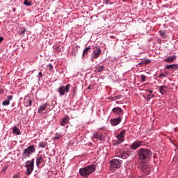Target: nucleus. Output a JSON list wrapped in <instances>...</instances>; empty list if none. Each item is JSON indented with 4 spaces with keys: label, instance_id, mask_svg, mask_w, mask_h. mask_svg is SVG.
<instances>
[{
    "label": "nucleus",
    "instance_id": "nucleus-1",
    "mask_svg": "<svg viewBox=\"0 0 178 178\" xmlns=\"http://www.w3.org/2000/svg\"><path fill=\"white\" fill-rule=\"evenodd\" d=\"M96 169H97V164H91L80 168L79 174L83 177L87 178L90 175H92V173H94Z\"/></svg>",
    "mask_w": 178,
    "mask_h": 178
},
{
    "label": "nucleus",
    "instance_id": "nucleus-2",
    "mask_svg": "<svg viewBox=\"0 0 178 178\" xmlns=\"http://www.w3.org/2000/svg\"><path fill=\"white\" fill-rule=\"evenodd\" d=\"M138 155L140 161H148L152 156V152L149 149L140 148L138 149Z\"/></svg>",
    "mask_w": 178,
    "mask_h": 178
},
{
    "label": "nucleus",
    "instance_id": "nucleus-3",
    "mask_svg": "<svg viewBox=\"0 0 178 178\" xmlns=\"http://www.w3.org/2000/svg\"><path fill=\"white\" fill-rule=\"evenodd\" d=\"M34 152H35V146L34 145H30L27 148L23 149L22 156L24 159H26V158H30Z\"/></svg>",
    "mask_w": 178,
    "mask_h": 178
},
{
    "label": "nucleus",
    "instance_id": "nucleus-4",
    "mask_svg": "<svg viewBox=\"0 0 178 178\" xmlns=\"http://www.w3.org/2000/svg\"><path fill=\"white\" fill-rule=\"evenodd\" d=\"M25 168H26L25 175H26V176H30L34 170V159L31 161H27L25 164Z\"/></svg>",
    "mask_w": 178,
    "mask_h": 178
},
{
    "label": "nucleus",
    "instance_id": "nucleus-5",
    "mask_svg": "<svg viewBox=\"0 0 178 178\" xmlns=\"http://www.w3.org/2000/svg\"><path fill=\"white\" fill-rule=\"evenodd\" d=\"M111 168L112 169H119L122 168V163H123V161L114 159L110 161Z\"/></svg>",
    "mask_w": 178,
    "mask_h": 178
},
{
    "label": "nucleus",
    "instance_id": "nucleus-6",
    "mask_svg": "<svg viewBox=\"0 0 178 178\" xmlns=\"http://www.w3.org/2000/svg\"><path fill=\"white\" fill-rule=\"evenodd\" d=\"M70 90V84H67L65 86H61L58 88V92L62 97L63 95H65V92H69Z\"/></svg>",
    "mask_w": 178,
    "mask_h": 178
},
{
    "label": "nucleus",
    "instance_id": "nucleus-7",
    "mask_svg": "<svg viewBox=\"0 0 178 178\" xmlns=\"http://www.w3.org/2000/svg\"><path fill=\"white\" fill-rule=\"evenodd\" d=\"M102 51L99 48V47H96L93 48V52L92 54V59H97V58H99V55H101V53Z\"/></svg>",
    "mask_w": 178,
    "mask_h": 178
},
{
    "label": "nucleus",
    "instance_id": "nucleus-8",
    "mask_svg": "<svg viewBox=\"0 0 178 178\" xmlns=\"http://www.w3.org/2000/svg\"><path fill=\"white\" fill-rule=\"evenodd\" d=\"M141 145H144V142L136 140L130 145V148H131V149H138Z\"/></svg>",
    "mask_w": 178,
    "mask_h": 178
},
{
    "label": "nucleus",
    "instance_id": "nucleus-9",
    "mask_svg": "<svg viewBox=\"0 0 178 178\" xmlns=\"http://www.w3.org/2000/svg\"><path fill=\"white\" fill-rule=\"evenodd\" d=\"M48 108V103H44L43 105L40 106L38 110L40 115L42 113H47V109Z\"/></svg>",
    "mask_w": 178,
    "mask_h": 178
},
{
    "label": "nucleus",
    "instance_id": "nucleus-10",
    "mask_svg": "<svg viewBox=\"0 0 178 178\" xmlns=\"http://www.w3.org/2000/svg\"><path fill=\"white\" fill-rule=\"evenodd\" d=\"M140 169L145 175H149L151 173V168L147 164L141 165Z\"/></svg>",
    "mask_w": 178,
    "mask_h": 178
},
{
    "label": "nucleus",
    "instance_id": "nucleus-11",
    "mask_svg": "<svg viewBox=\"0 0 178 178\" xmlns=\"http://www.w3.org/2000/svg\"><path fill=\"white\" fill-rule=\"evenodd\" d=\"M124 136H126V131L123 130L118 135L117 138L120 143H123L124 141Z\"/></svg>",
    "mask_w": 178,
    "mask_h": 178
},
{
    "label": "nucleus",
    "instance_id": "nucleus-12",
    "mask_svg": "<svg viewBox=\"0 0 178 178\" xmlns=\"http://www.w3.org/2000/svg\"><path fill=\"white\" fill-rule=\"evenodd\" d=\"M120 122H122V117L111 120V123L112 126H118V124H119Z\"/></svg>",
    "mask_w": 178,
    "mask_h": 178
},
{
    "label": "nucleus",
    "instance_id": "nucleus-13",
    "mask_svg": "<svg viewBox=\"0 0 178 178\" xmlns=\"http://www.w3.org/2000/svg\"><path fill=\"white\" fill-rule=\"evenodd\" d=\"M112 111L115 113V115H118L119 116H120V115H123V110L119 107H115L113 108Z\"/></svg>",
    "mask_w": 178,
    "mask_h": 178
},
{
    "label": "nucleus",
    "instance_id": "nucleus-14",
    "mask_svg": "<svg viewBox=\"0 0 178 178\" xmlns=\"http://www.w3.org/2000/svg\"><path fill=\"white\" fill-rule=\"evenodd\" d=\"M165 69H168V70H176L178 69V65L177 64H172V65H165Z\"/></svg>",
    "mask_w": 178,
    "mask_h": 178
},
{
    "label": "nucleus",
    "instance_id": "nucleus-15",
    "mask_svg": "<svg viewBox=\"0 0 178 178\" xmlns=\"http://www.w3.org/2000/svg\"><path fill=\"white\" fill-rule=\"evenodd\" d=\"M177 56H170L168 58H165L163 60L164 62H167L168 63H172L175 59Z\"/></svg>",
    "mask_w": 178,
    "mask_h": 178
},
{
    "label": "nucleus",
    "instance_id": "nucleus-16",
    "mask_svg": "<svg viewBox=\"0 0 178 178\" xmlns=\"http://www.w3.org/2000/svg\"><path fill=\"white\" fill-rule=\"evenodd\" d=\"M159 92H161V94L162 95H165V94H166V92H168V87H166L165 86H160Z\"/></svg>",
    "mask_w": 178,
    "mask_h": 178
},
{
    "label": "nucleus",
    "instance_id": "nucleus-17",
    "mask_svg": "<svg viewBox=\"0 0 178 178\" xmlns=\"http://www.w3.org/2000/svg\"><path fill=\"white\" fill-rule=\"evenodd\" d=\"M67 123H69V116H65L64 118H62L60 125L65 127Z\"/></svg>",
    "mask_w": 178,
    "mask_h": 178
},
{
    "label": "nucleus",
    "instance_id": "nucleus-18",
    "mask_svg": "<svg viewBox=\"0 0 178 178\" xmlns=\"http://www.w3.org/2000/svg\"><path fill=\"white\" fill-rule=\"evenodd\" d=\"M42 162H44V158H42V156H38L36 159V166H40Z\"/></svg>",
    "mask_w": 178,
    "mask_h": 178
},
{
    "label": "nucleus",
    "instance_id": "nucleus-19",
    "mask_svg": "<svg viewBox=\"0 0 178 178\" xmlns=\"http://www.w3.org/2000/svg\"><path fill=\"white\" fill-rule=\"evenodd\" d=\"M118 156H120V158H122V159H127L130 156V154L127 152H124Z\"/></svg>",
    "mask_w": 178,
    "mask_h": 178
},
{
    "label": "nucleus",
    "instance_id": "nucleus-20",
    "mask_svg": "<svg viewBox=\"0 0 178 178\" xmlns=\"http://www.w3.org/2000/svg\"><path fill=\"white\" fill-rule=\"evenodd\" d=\"M93 138H97V140H102V133H95L93 134Z\"/></svg>",
    "mask_w": 178,
    "mask_h": 178
},
{
    "label": "nucleus",
    "instance_id": "nucleus-21",
    "mask_svg": "<svg viewBox=\"0 0 178 178\" xmlns=\"http://www.w3.org/2000/svg\"><path fill=\"white\" fill-rule=\"evenodd\" d=\"M105 69V66L104 65H99L96 67L95 72H97V73H99L102 72Z\"/></svg>",
    "mask_w": 178,
    "mask_h": 178
},
{
    "label": "nucleus",
    "instance_id": "nucleus-22",
    "mask_svg": "<svg viewBox=\"0 0 178 178\" xmlns=\"http://www.w3.org/2000/svg\"><path fill=\"white\" fill-rule=\"evenodd\" d=\"M13 133L17 134V136H19L20 134V129L17 128V127H14L13 129Z\"/></svg>",
    "mask_w": 178,
    "mask_h": 178
},
{
    "label": "nucleus",
    "instance_id": "nucleus-23",
    "mask_svg": "<svg viewBox=\"0 0 178 178\" xmlns=\"http://www.w3.org/2000/svg\"><path fill=\"white\" fill-rule=\"evenodd\" d=\"M24 5H26V6H31L33 5V3L31 0H25L24 2Z\"/></svg>",
    "mask_w": 178,
    "mask_h": 178
},
{
    "label": "nucleus",
    "instance_id": "nucleus-24",
    "mask_svg": "<svg viewBox=\"0 0 178 178\" xmlns=\"http://www.w3.org/2000/svg\"><path fill=\"white\" fill-rule=\"evenodd\" d=\"M159 34L161 37H163V38H166L167 37L166 32L165 31H159Z\"/></svg>",
    "mask_w": 178,
    "mask_h": 178
},
{
    "label": "nucleus",
    "instance_id": "nucleus-25",
    "mask_svg": "<svg viewBox=\"0 0 178 178\" xmlns=\"http://www.w3.org/2000/svg\"><path fill=\"white\" fill-rule=\"evenodd\" d=\"M90 49H91V47H86L84 50H83V56H86V55H87V52L88 51H90Z\"/></svg>",
    "mask_w": 178,
    "mask_h": 178
},
{
    "label": "nucleus",
    "instance_id": "nucleus-26",
    "mask_svg": "<svg viewBox=\"0 0 178 178\" xmlns=\"http://www.w3.org/2000/svg\"><path fill=\"white\" fill-rule=\"evenodd\" d=\"M10 104V102H9V100L6 99L2 102V105L3 106H8V105Z\"/></svg>",
    "mask_w": 178,
    "mask_h": 178
},
{
    "label": "nucleus",
    "instance_id": "nucleus-27",
    "mask_svg": "<svg viewBox=\"0 0 178 178\" xmlns=\"http://www.w3.org/2000/svg\"><path fill=\"white\" fill-rule=\"evenodd\" d=\"M47 143L46 142H40L39 143V147H40V148H45V147H47Z\"/></svg>",
    "mask_w": 178,
    "mask_h": 178
},
{
    "label": "nucleus",
    "instance_id": "nucleus-28",
    "mask_svg": "<svg viewBox=\"0 0 178 178\" xmlns=\"http://www.w3.org/2000/svg\"><path fill=\"white\" fill-rule=\"evenodd\" d=\"M25 104H26V106H31V104H33V102L31 101V99H28L26 100Z\"/></svg>",
    "mask_w": 178,
    "mask_h": 178
},
{
    "label": "nucleus",
    "instance_id": "nucleus-29",
    "mask_svg": "<svg viewBox=\"0 0 178 178\" xmlns=\"http://www.w3.org/2000/svg\"><path fill=\"white\" fill-rule=\"evenodd\" d=\"M147 79V76L145 75H140V81L142 83H144Z\"/></svg>",
    "mask_w": 178,
    "mask_h": 178
},
{
    "label": "nucleus",
    "instance_id": "nucleus-30",
    "mask_svg": "<svg viewBox=\"0 0 178 178\" xmlns=\"http://www.w3.org/2000/svg\"><path fill=\"white\" fill-rule=\"evenodd\" d=\"M143 63H144V65H149V63H151V60H143Z\"/></svg>",
    "mask_w": 178,
    "mask_h": 178
},
{
    "label": "nucleus",
    "instance_id": "nucleus-31",
    "mask_svg": "<svg viewBox=\"0 0 178 178\" xmlns=\"http://www.w3.org/2000/svg\"><path fill=\"white\" fill-rule=\"evenodd\" d=\"M26 31V28H22V31L20 32V35H24V34H25Z\"/></svg>",
    "mask_w": 178,
    "mask_h": 178
},
{
    "label": "nucleus",
    "instance_id": "nucleus-32",
    "mask_svg": "<svg viewBox=\"0 0 178 178\" xmlns=\"http://www.w3.org/2000/svg\"><path fill=\"white\" fill-rule=\"evenodd\" d=\"M7 98H8L7 101L10 102V101H12V99H13V95H9V96L7 97Z\"/></svg>",
    "mask_w": 178,
    "mask_h": 178
},
{
    "label": "nucleus",
    "instance_id": "nucleus-33",
    "mask_svg": "<svg viewBox=\"0 0 178 178\" xmlns=\"http://www.w3.org/2000/svg\"><path fill=\"white\" fill-rule=\"evenodd\" d=\"M48 66L49 67V70H52V69H53V66H52V65L51 64H49L48 65Z\"/></svg>",
    "mask_w": 178,
    "mask_h": 178
},
{
    "label": "nucleus",
    "instance_id": "nucleus-34",
    "mask_svg": "<svg viewBox=\"0 0 178 178\" xmlns=\"http://www.w3.org/2000/svg\"><path fill=\"white\" fill-rule=\"evenodd\" d=\"M147 91L149 92L150 94H152L153 90L152 89H147Z\"/></svg>",
    "mask_w": 178,
    "mask_h": 178
},
{
    "label": "nucleus",
    "instance_id": "nucleus-35",
    "mask_svg": "<svg viewBox=\"0 0 178 178\" xmlns=\"http://www.w3.org/2000/svg\"><path fill=\"white\" fill-rule=\"evenodd\" d=\"M8 169V167H6L1 170L3 172H6V170Z\"/></svg>",
    "mask_w": 178,
    "mask_h": 178
},
{
    "label": "nucleus",
    "instance_id": "nucleus-36",
    "mask_svg": "<svg viewBox=\"0 0 178 178\" xmlns=\"http://www.w3.org/2000/svg\"><path fill=\"white\" fill-rule=\"evenodd\" d=\"M109 1H111V0H105L106 5H108V3H109Z\"/></svg>",
    "mask_w": 178,
    "mask_h": 178
},
{
    "label": "nucleus",
    "instance_id": "nucleus-37",
    "mask_svg": "<svg viewBox=\"0 0 178 178\" xmlns=\"http://www.w3.org/2000/svg\"><path fill=\"white\" fill-rule=\"evenodd\" d=\"M159 77H165V74H161L159 76Z\"/></svg>",
    "mask_w": 178,
    "mask_h": 178
},
{
    "label": "nucleus",
    "instance_id": "nucleus-38",
    "mask_svg": "<svg viewBox=\"0 0 178 178\" xmlns=\"http://www.w3.org/2000/svg\"><path fill=\"white\" fill-rule=\"evenodd\" d=\"M2 41H3V38L2 37H0V44L1 42H2Z\"/></svg>",
    "mask_w": 178,
    "mask_h": 178
},
{
    "label": "nucleus",
    "instance_id": "nucleus-39",
    "mask_svg": "<svg viewBox=\"0 0 178 178\" xmlns=\"http://www.w3.org/2000/svg\"><path fill=\"white\" fill-rule=\"evenodd\" d=\"M39 76H40V77H42V72H39Z\"/></svg>",
    "mask_w": 178,
    "mask_h": 178
},
{
    "label": "nucleus",
    "instance_id": "nucleus-40",
    "mask_svg": "<svg viewBox=\"0 0 178 178\" xmlns=\"http://www.w3.org/2000/svg\"><path fill=\"white\" fill-rule=\"evenodd\" d=\"M13 178H19V176L18 175H14Z\"/></svg>",
    "mask_w": 178,
    "mask_h": 178
},
{
    "label": "nucleus",
    "instance_id": "nucleus-41",
    "mask_svg": "<svg viewBox=\"0 0 178 178\" xmlns=\"http://www.w3.org/2000/svg\"><path fill=\"white\" fill-rule=\"evenodd\" d=\"M139 65H144V63H143V60L139 63Z\"/></svg>",
    "mask_w": 178,
    "mask_h": 178
},
{
    "label": "nucleus",
    "instance_id": "nucleus-42",
    "mask_svg": "<svg viewBox=\"0 0 178 178\" xmlns=\"http://www.w3.org/2000/svg\"><path fill=\"white\" fill-rule=\"evenodd\" d=\"M173 161H176V158H174V159H173Z\"/></svg>",
    "mask_w": 178,
    "mask_h": 178
},
{
    "label": "nucleus",
    "instance_id": "nucleus-43",
    "mask_svg": "<svg viewBox=\"0 0 178 178\" xmlns=\"http://www.w3.org/2000/svg\"><path fill=\"white\" fill-rule=\"evenodd\" d=\"M112 3H112V2H110V5H112Z\"/></svg>",
    "mask_w": 178,
    "mask_h": 178
},
{
    "label": "nucleus",
    "instance_id": "nucleus-44",
    "mask_svg": "<svg viewBox=\"0 0 178 178\" xmlns=\"http://www.w3.org/2000/svg\"><path fill=\"white\" fill-rule=\"evenodd\" d=\"M148 97H151V95H149Z\"/></svg>",
    "mask_w": 178,
    "mask_h": 178
}]
</instances>
